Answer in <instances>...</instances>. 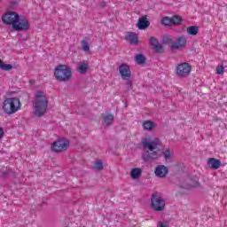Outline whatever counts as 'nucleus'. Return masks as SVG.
<instances>
[{"mask_svg":"<svg viewBox=\"0 0 227 227\" xmlns=\"http://www.w3.org/2000/svg\"><path fill=\"white\" fill-rule=\"evenodd\" d=\"M142 146H144L145 150H147L142 154V159L145 162H151V160L159 159V146H160L159 138L153 140L143 138Z\"/></svg>","mask_w":227,"mask_h":227,"instance_id":"f257e3e1","label":"nucleus"},{"mask_svg":"<svg viewBox=\"0 0 227 227\" xmlns=\"http://www.w3.org/2000/svg\"><path fill=\"white\" fill-rule=\"evenodd\" d=\"M48 106L49 101L47 100V96H45V93L43 91H38L34 101L35 116H38L39 118L43 116V114L47 113Z\"/></svg>","mask_w":227,"mask_h":227,"instance_id":"f03ea898","label":"nucleus"},{"mask_svg":"<svg viewBox=\"0 0 227 227\" xmlns=\"http://www.w3.org/2000/svg\"><path fill=\"white\" fill-rule=\"evenodd\" d=\"M54 77L59 82H67L72 79V69L67 65H59L55 67Z\"/></svg>","mask_w":227,"mask_h":227,"instance_id":"7ed1b4c3","label":"nucleus"},{"mask_svg":"<svg viewBox=\"0 0 227 227\" xmlns=\"http://www.w3.org/2000/svg\"><path fill=\"white\" fill-rule=\"evenodd\" d=\"M20 99L18 98H8L3 103V111L6 114H15L20 109Z\"/></svg>","mask_w":227,"mask_h":227,"instance_id":"20e7f679","label":"nucleus"},{"mask_svg":"<svg viewBox=\"0 0 227 227\" xmlns=\"http://www.w3.org/2000/svg\"><path fill=\"white\" fill-rule=\"evenodd\" d=\"M151 207L154 212H164L166 200L159 193H153L151 198Z\"/></svg>","mask_w":227,"mask_h":227,"instance_id":"39448f33","label":"nucleus"},{"mask_svg":"<svg viewBox=\"0 0 227 227\" xmlns=\"http://www.w3.org/2000/svg\"><path fill=\"white\" fill-rule=\"evenodd\" d=\"M191 70V64L184 62L177 65L176 68V74L178 77L184 79V77H189Z\"/></svg>","mask_w":227,"mask_h":227,"instance_id":"423d86ee","label":"nucleus"},{"mask_svg":"<svg viewBox=\"0 0 227 227\" xmlns=\"http://www.w3.org/2000/svg\"><path fill=\"white\" fill-rule=\"evenodd\" d=\"M31 26L29 25V20L27 18L20 17L18 20V22L13 24L12 29L14 31H29Z\"/></svg>","mask_w":227,"mask_h":227,"instance_id":"0eeeda50","label":"nucleus"},{"mask_svg":"<svg viewBox=\"0 0 227 227\" xmlns=\"http://www.w3.org/2000/svg\"><path fill=\"white\" fill-rule=\"evenodd\" d=\"M20 17V16L19 15V13L15 12H9L4 15V17L2 18V20L4 24L13 27V24L19 21Z\"/></svg>","mask_w":227,"mask_h":227,"instance_id":"6e6552de","label":"nucleus"},{"mask_svg":"<svg viewBox=\"0 0 227 227\" xmlns=\"http://www.w3.org/2000/svg\"><path fill=\"white\" fill-rule=\"evenodd\" d=\"M68 145H70V142H68L67 139L62 138L55 141L52 145V148L55 152H65L67 148H68Z\"/></svg>","mask_w":227,"mask_h":227,"instance_id":"1a4fd4ad","label":"nucleus"},{"mask_svg":"<svg viewBox=\"0 0 227 227\" xmlns=\"http://www.w3.org/2000/svg\"><path fill=\"white\" fill-rule=\"evenodd\" d=\"M119 72L122 79L129 81L132 77V73L130 72V67L127 64H121L119 66Z\"/></svg>","mask_w":227,"mask_h":227,"instance_id":"9d476101","label":"nucleus"},{"mask_svg":"<svg viewBox=\"0 0 227 227\" xmlns=\"http://www.w3.org/2000/svg\"><path fill=\"white\" fill-rule=\"evenodd\" d=\"M149 43L152 45L153 51H154V52H158L159 54H162V52H164V46L159 43V40H157V38L151 37L149 39Z\"/></svg>","mask_w":227,"mask_h":227,"instance_id":"9b49d317","label":"nucleus"},{"mask_svg":"<svg viewBox=\"0 0 227 227\" xmlns=\"http://www.w3.org/2000/svg\"><path fill=\"white\" fill-rule=\"evenodd\" d=\"M154 173L158 178H165V176H168V173H169V170L168 169V167L164 165H159L156 167Z\"/></svg>","mask_w":227,"mask_h":227,"instance_id":"f8f14e48","label":"nucleus"},{"mask_svg":"<svg viewBox=\"0 0 227 227\" xmlns=\"http://www.w3.org/2000/svg\"><path fill=\"white\" fill-rule=\"evenodd\" d=\"M187 44V39H185V36L182 35L179 36L176 42L172 43L170 46V49L175 50V49H182V47H185Z\"/></svg>","mask_w":227,"mask_h":227,"instance_id":"ddd939ff","label":"nucleus"},{"mask_svg":"<svg viewBox=\"0 0 227 227\" xmlns=\"http://www.w3.org/2000/svg\"><path fill=\"white\" fill-rule=\"evenodd\" d=\"M137 27L142 30L150 27V21L148 20V18L146 16L139 18L138 22L137 24Z\"/></svg>","mask_w":227,"mask_h":227,"instance_id":"4468645a","label":"nucleus"},{"mask_svg":"<svg viewBox=\"0 0 227 227\" xmlns=\"http://www.w3.org/2000/svg\"><path fill=\"white\" fill-rule=\"evenodd\" d=\"M207 167L210 168V169H219V168H221V160L215 158H209Z\"/></svg>","mask_w":227,"mask_h":227,"instance_id":"2eb2a0df","label":"nucleus"},{"mask_svg":"<svg viewBox=\"0 0 227 227\" xmlns=\"http://www.w3.org/2000/svg\"><path fill=\"white\" fill-rule=\"evenodd\" d=\"M102 125H104L105 127H109V125H113V121H114V115H113V114H103L102 115Z\"/></svg>","mask_w":227,"mask_h":227,"instance_id":"dca6fc26","label":"nucleus"},{"mask_svg":"<svg viewBox=\"0 0 227 227\" xmlns=\"http://www.w3.org/2000/svg\"><path fill=\"white\" fill-rule=\"evenodd\" d=\"M142 127L144 128V130H148L149 132H152L155 127H157V124L152 121H145L142 124Z\"/></svg>","mask_w":227,"mask_h":227,"instance_id":"f3484780","label":"nucleus"},{"mask_svg":"<svg viewBox=\"0 0 227 227\" xmlns=\"http://www.w3.org/2000/svg\"><path fill=\"white\" fill-rule=\"evenodd\" d=\"M141 173H143V170L139 168H135L131 169L130 176L133 180H136L141 176Z\"/></svg>","mask_w":227,"mask_h":227,"instance_id":"a211bd4d","label":"nucleus"},{"mask_svg":"<svg viewBox=\"0 0 227 227\" xmlns=\"http://www.w3.org/2000/svg\"><path fill=\"white\" fill-rule=\"evenodd\" d=\"M186 33L188 35H192V36H196L198 33H200V27L196 26H191L186 28Z\"/></svg>","mask_w":227,"mask_h":227,"instance_id":"6ab92c4d","label":"nucleus"},{"mask_svg":"<svg viewBox=\"0 0 227 227\" xmlns=\"http://www.w3.org/2000/svg\"><path fill=\"white\" fill-rule=\"evenodd\" d=\"M89 63L88 61H83L80 63V67L78 68L79 74H86L88 72Z\"/></svg>","mask_w":227,"mask_h":227,"instance_id":"aec40b11","label":"nucleus"},{"mask_svg":"<svg viewBox=\"0 0 227 227\" xmlns=\"http://www.w3.org/2000/svg\"><path fill=\"white\" fill-rule=\"evenodd\" d=\"M135 59L137 65H145L146 63V58L143 54H137Z\"/></svg>","mask_w":227,"mask_h":227,"instance_id":"412c9836","label":"nucleus"},{"mask_svg":"<svg viewBox=\"0 0 227 227\" xmlns=\"http://www.w3.org/2000/svg\"><path fill=\"white\" fill-rule=\"evenodd\" d=\"M0 68L1 70H5L8 72L13 68V66L10 64H4V62H3V60L0 59Z\"/></svg>","mask_w":227,"mask_h":227,"instance_id":"4be33fe9","label":"nucleus"},{"mask_svg":"<svg viewBox=\"0 0 227 227\" xmlns=\"http://www.w3.org/2000/svg\"><path fill=\"white\" fill-rule=\"evenodd\" d=\"M128 40V42H130V43H133V44H137L138 40H137V35H129L127 36L126 38Z\"/></svg>","mask_w":227,"mask_h":227,"instance_id":"5701e85b","label":"nucleus"},{"mask_svg":"<svg viewBox=\"0 0 227 227\" xmlns=\"http://www.w3.org/2000/svg\"><path fill=\"white\" fill-rule=\"evenodd\" d=\"M180 24H182V17L180 16L172 17V26H178Z\"/></svg>","mask_w":227,"mask_h":227,"instance_id":"b1692460","label":"nucleus"},{"mask_svg":"<svg viewBox=\"0 0 227 227\" xmlns=\"http://www.w3.org/2000/svg\"><path fill=\"white\" fill-rule=\"evenodd\" d=\"M161 24L164 26H173L172 18L165 17L161 20Z\"/></svg>","mask_w":227,"mask_h":227,"instance_id":"393cba45","label":"nucleus"},{"mask_svg":"<svg viewBox=\"0 0 227 227\" xmlns=\"http://www.w3.org/2000/svg\"><path fill=\"white\" fill-rule=\"evenodd\" d=\"M198 183H182L183 189H191L192 187H197Z\"/></svg>","mask_w":227,"mask_h":227,"instance_id":"a878e982","label":"nucleus"},{"mask_svg":"<svg viewBox=\"0 0 227 227\" xmlns=\"http://www.w3.org/2000/svg\"><path fill=\"white\" fill-rule=\"evenodd\" d=\"M163 43L167 44V45H173V43H175V42H173V39L171 38V36L169 35H165L163 37Z\"/></svg>","mask_w":227,"mask_h":227,"instance_id":"bb28decb","label":"nucleus"},{"mask_svg":"<svg viewBox=\"0 0 227 227\" xmlns=\"http://www.w3.org/2000/svg\"><path fill=\"white\" fill-rule=\"evenodd\" d=\"M164 157L166 160L171 159V157H173V151H171L169 148L166 149L164 152Z\"/></svg>","mask_w":227,"mask_h":227,"instance_id":"cd10ccee","label":"nucleus"},{"mask_svg":"<svg viewBox=\"0 0 227 227\" xmlns=\"http://www.w3.org/2000/svg\"><path fill=\"white\" fill-rule=\"evenodd\" d=\"M95 169H98V171H102V169H104V164L102 163V160H96Z\"/></svg>","mask_w":227,"mask_h":227,"instance_id":"c85d7f7f","label":"nucleus"},{"mask_svg":"<svg viewBox=\"0 0 227 227\" xmlns=\"http://www.w3.org/2000/svg\"><path fill=\"white\" fill-rule=\"evenodd\" d=\"M82 49L84 51V52H88L90 51V45L88 44V42L86 40H82Z\"/></svg>","mask_w":227,"mask_h":227,"instance_id":"c756f323","label":"nucleus"},{"mask_svg":"<svg viewBox=\"0 0 227 227\" xmlns=\"http://www.w3.org/2000/svg\"><path fill=\"white\" fill-rule=\"evenodd\" d=\"M216 74L218 75H223V74H224V65L223 64L218 65L216 67Z\"/></svg>","mask_w":227,"mask_h":227,"instance_id":"7c9ffc66","label":"nucleus"},{"mask_svg":"<svg viewBox=\"0 0 227 227\" xmlns=\"http://www.w3.org/2000/svg\"><path fill=\"white\" fill-rule=\"evenodd\" d=\"M158 227H169V223L168 222H158Z\"/></svg>","mask_w":227,"mask_h":227,"instance_id":"2f4dec72","label":"nucleus"},{"mask_svg":"<svg viewBox=\"0 0 227 227\" xmlns=\"http://www.w3.org/2000/svg\"><path fill=\"white\" fill-rule=\"evenodd\" d=\"M3 136H4V130L3 128H0V138L3 137Z\"/></svg>","mask_w":227,"mask_h":227,"instance_id":"473e14b6","label":"nucleus"},{"mask_svg":"<svg viewBox=\"0 0 227 227\" xmlns=\"http://www.w3.org/2000/svg\"><path fill=\"white\" fill-rule=\"evenodd\" d=\"M101 6H102V8H106V2H102Z\"/></svg>","mask_w":227,"mask_h":227,"instance_id":"72a5a7b5","label":"nucleus"},{"mask_svg":"<svg viewBox=\"0 0 227 227\" xmlns=\"http://www.w3.org/2000/svg\"><path fill=\"white\" fill-rule=\"evenodd\" d=\"M4 176H6V173H4Z\"/></svg>","mask_w":227,"mask_h":227,"instance_id":"f704fd0d","label":"nucleus"},{"mask_svg":"<svg viewBox=\"0 0 227 227\" xmlns=\"http://www.w3.org/2000/svg\"><path fill=\"white\" fill-rule=\"evenodd\" d=\"M187 182H191V179H187Z\"/></svg>","mask_w":227,"mask_h":227,"instance_id":"c9c22d12","label":"nucleus"}]
</instances>
